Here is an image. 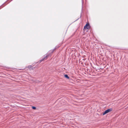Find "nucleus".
I'll list each match as a JSON object with an SVG mask.
<instances>
[{
    "label": "nucleus",
    "instance_id": "obj_1",
    "mask_svg": "<svg viewBox=\"0 0 128 128\" xmlns=\"http://www.w3.org/2000/svg\"><path fill=\"white\" fill-rule=\"evenodd\" d=\"M112 108H110L106 110L103 113V115H104L108 112H111L112 110Z\"/></svg>",
    "mask_w": 128,
    "mask_h": 128
},
{
    "label": "nucleus",
    "instance_id": "obj_6",
    "mask_svg": "<svg viewBox=\"0 0 128 128\" xmlns=\"http://www.w3.org/2000/svg\"><path fill=\"white\" fill-rule=\"evenodd\" d=\"M32 108L33 109L35 110L36 109V108L35 106H33L32 107Z\"/></svg>",
    "mask_w": 128,
    "mask_h": 128
},
{
    "label": "nucleus",
    "instance_id": "obj_10",
    "mask_svg": "<svg viewBox=\"0 0 128 128\" xmlns=\"http://www.w3.org/2000/svg\"><path fill=\"white\" fill-rule=\"evenodd\" d=\"M31 69H33L32 68H31Z\"/></svg>",
    "mask_w": 128,
    "mask_h": 128
},
{
    "label": "nucleus",
    "instance_id": "obj_2",
    "mask_svg": "<svg viewBox=\"0 0 128 128\" xmlns=\"http://www.w3.org/2000/svg\"><path fill=\"white\" fill-rule=\"evenodd\" d=\"M90 26L89 24L87 23L85 26H84V28L85 29H87L90 28Z\"/></svg>",
    "mask_w": 128,
    "mask_h": 128
},
{
    "label": "nucleus",
    "instance_id": "obj_8",
    "mask_svg": "<svg viewBox=\"0 0 128 128\" xmlns=\"http://www.w3.org/2000/svg\"><path fill=\"white\" fill-rule=\"evenodd\" d=\"M83 8V5H82V8Z\"/></svg>",
    "mask_w": 128,
    "mask_h": 128
},
{
    "label": "nucleus",
    "instance_id": "obj_3",
    "mask_svg": "<svg viewBox=\"0 0 128 128\" xmlns=\"http://www.w3.org/2000/svg\"><path fill=\"white\" fill-rule=\"evenodd\" d=\"M49 56V55L48 54L47 55H46V56H44V57L41 60H40V62H41L43 60H44V59H46V58L48 57V56Z\"/></svg>",
    "mask_w": 128,
    "mask_h": 128
},
{
    "label": "nucleus",
    "instance_id": "obj_7",
    "mask_svg": "<svg viewBox=\"0 0 128 128\" xmlns=\"http://www.w3.org/2000/svg\"><path fill=\"white\" fill-rule=\"evenodd\" d=\"M32 66H28V68H30L32 67Z\"/></svg>",
    "mask_w": 128,
    "mask_h": 128
},
{
    "label": "nucleus",
    "instance_id": "obj_4",
    "mask_svg": "<svg viewBox=\"0 0 128 128\" xmlns=\"http://www.w3.org/2000/svg\"><path fill=\"white\" fill-rule=\"evenodd\" d=\"M56 48V47L54 49H53L52 50L50 51L49 52L50 53V52H51V53H52L53 52H54V50H55Z\"/></svg>",
    "mask_w": 128,
    "mask_h": 128
},
{
    "label": "nucleus",
    "instance_id": "obj_5",
    "mask_svg": "<svg viewBox=\"0 0 128 128\" xmlns=\"http://www.w3.org/2000/svg\"><path fill=\"white\" fill-rule=\"evenodd\" d=\"M64 76L65 78H66L67 79L69 78V77L68 76L67 74H65L64 75Z\"/></svg>",
    "mask_w": 128,
    "mask_h": 128
},
{
    "label": "nucleus",
    "instance_id": "obj_9",
    "mask_svg": "<svg viewBox=\"0 0 128 128\" xmlns=\"http://www.w3.org/2000/svg\"><path fill=\"white\" fill-rule=\"evenodd\" d=\"M83 4V0H82V4Z\"/></svg>",
    "mask_w": 128,
    "mask_h": 128
}]
</instances>
